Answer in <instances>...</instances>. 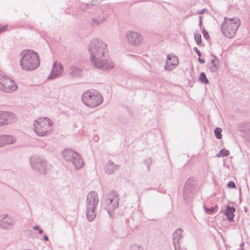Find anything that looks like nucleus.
I'll return each instance as SVG.
<instances>
[{"instance_id": "f257e3e1", "label": "nucleus", "mask_w": 250, "mask_h": 250, "mask_svg": "<svg viewBox=\"0 0 250 250\" xmlns=\"http://www.w3.org/2000/svg\"><path fill=\"white\" fill-rule=\"evenodd\" d=\"M90 61L95 67L109 70L114 66L112 60L107 56V45L101 40L93 39L88 45Z\"/></svg>"}, {"instance_id": "f03ea898", "label": "nucleus", "mask_w": 250, "mask_h": 250, "mask_svg": "<svg viewBox=\"0 0 250 250\" xmlns=\"http://www.w3.org/2000/svg\"><path fill=\"white\" fill-rule=\"evenodd\" d=\"M20 66L22 69L32 71L40 65L39 56L32 50H23L21 53Z\"/></svg>"}, {"instance_id": "7ed1b4c3", "label": "nucleus", "mask_w": 250, "mask_h": 250, "mask_svg": "<svg viewBox=\"0 0 250 250\" xmlns=\"http://www.w3.org/2000/svg\"><path fill=\"white\" fill-rule=\"evenodd\" d=\"M53 122L48 117H39L33 121L34 132L37 135L43 137L50 134L52 131Z\"/></svg>"}, {"instance_id": "20e7f679", "label": "nucleus", "mask_w": 250, "mask_h": 250, "mask_svg": "<svg viewBox=\"0 0 250 250\" xmlns=\"http://www.w3.org/2000/svg\"><path fill=\"white\" fill-rule=\"evenodd\" d=\"M241 25V21L237 18H228L225 17L221 26L223 34L229 38H233Z\"/></svg>"}, {"instance_id": "39448f33", "label": "nucleus", "mask_w": 250, "mask_h": 250, "mask_svg": "<svg viewBox=\"0 0 250 250\" xmlns=\"http://www.w3.org/2000/svg\"><path fill=\"white\" fill-rule=\"evenodd\" d=\"M99 202L97 193L95 191L89 192L85 203L86 215L89 221H93L96 217V208Z\"/></svg>"}, {"instance_id": "423d86ee", "label": "nucleus", "mask_w": 250, "mask_h": 250, "mask_svg": "<svg viewBox=\"0 0 250 250\" xmlns=\"http://www.w3.org/2000/svg\"><path fill=\"white\" fill-rule=\"evenodd\" d=\"M82 101L86 106L94 108L99 106L103 101L102 95L96 90H87L82 96Z\"/></svg>"}, {"instance_id": "0eeeda50", "label": "nucleus", "mask_w": 250, "mask_h": 250, "mask_svg": "<svg viewBox=\"0 0 250 250\" xmlns=\"http://www.w3.org/2000/svg\"><path fill=\"white\" fill-rule=\"evenodd\" d=\"M62 154L64 160L71 164L76 169H80L83 166L84 162L77 152L71 149H65L62 152Z\"/></svg>"}, {"instance_id": "6e6552de", "label": "nucleus", "mask_w": 250, "mask_h": 250, "mask_svg": "<svg viewBox=\"0 0 250 250\" xmlns=\"http://www.w3.org/2000/svg\"><path fill=\"white\" fill-rule=\"evenodd\" d=\"M119 199L118 194L115 191L110 192L106 195L105 208L110 217L112 212L118 208Z\"/></svg>"}, {"instance_id": "1a4fd4ad", "label": "nucleus", "mask_w": 250, "mask_h": 250, "mask_svg": "<svg viewBox=\"0 0 250 250\" xmlns=\"http://www.w3.org/2000/svg\"><path fill=\"white\" fill-rule=\"evenodd\" d=\"M30 161L31 167L35 171L41 175L46 173L48 165L44 159L33 157L30 158Z\"/></svg>"}, {"instance_id": "9d476101", "label": "nucleus", "mask_w": 250, "mask_h": 250, "mask_svg": "<svg viewBox=\"0 0 250 250\" xmlns=\"http://www.w3.org/2000/svg\"><path fill=\"white\" fill-rule=\"evenodd\" d=\"M18 88V85L13 80L8 76L3 74V77L0 79V90L7 93L15 91Z\"/></svg>"}, {"instance_id": "9b49d317", "label": "nucleus", "mask_w": 250, "mask_h": 250, "mask_svg": "<svg viewBox=\"0 0 250 250\" xmlns=\"http://www.w3.org/2000/svg\"><path fill=\"white\" fill-rule=\"evenodd\" d=\"M143 38L139 33L128 31L125 34V40L130 44L139 46L142 43Z\"/></svg>"}, {"instance_id": "f8f14e48", "label": "nucleus", "mask_w": 250, "mask_h": 250, "mask_svg": "<svg viewBox=\"0 0 250 250\" xmlns=\"http://www.w3.org/2000/svg\"><path fill=\"white\" fill-rule=\"evenodd\" d=\"M195 181L188 179L186 182L183 189V197L185 202H188V200L192 197L194 189Z\"/></svg>"}, {"instance_id": "ddd939ff", "label": "nucleus", "mask_w": 250, "mask_h": 250, "mask_svg": "<svg viewBox=\"0 0 250 250\" xmlns=\"http://www.w3.org/2000/svg\"><path fill=\"white\" fill-rule=\"evenodd\" d=\"M16 224L15 219L7 214L0 216V228L4 229H11Z\"/></svg>"}, {"instance_id": "4468645a", "label": "nucleus", "mask_w": 250, "mask_h": 250, "mask_svg": "<svg viewBox=\"0 0 250 250\" xmlns=\"http://www.w3.org/2000/svg\"><path fill=\"white\" fill-rule=\"evenodd\" d=\"M178 64V57L173 54H169L167 56V61L164 69L166 71H169L174 69Z\"/></svg>"}, {"instance_id": "2eb2a0df", "label": "nucleus", "mask_w": 250, "mask_h": 250, "mask_svg": "<svg viewBox=\"0 0 250 250\" xmlns=\"http://www.w3.org/2000/svg\"><path fill=\"white\" fill-rule=\"evenodd\" d=\"M63 72V66L60 62L56 61L53 64L52 70L48 76V79L53 80L58 78Z\"/></svg>"}, {"instance_id": "dca6fc26", "label": "nucleus", "mask_w": 250, "mask_h": 250, "mask_svg": "<svg viewBox=\"0 0 250 250\" xmlns=\"http://www.w3.org/2000/svg\"><path fill=\"white\" fill-rule=\"evenodd\" d=\"M0 113L3 125L12 124L16 120L15 115L12 112L0 111Z\"/></svg>"}, {"instance_id": "f3484780", "label": "nucleus", "mask_w": 250, "mask_h": 250, "mask_svg": "<svg viewBox=\"0 0 250 250\" xmlns=\"http://www.w3.org/2000/svg\"><path fill=\"white\" fill-rule=\"evenodd\" d=\"M183 230L178 229L173 233V244L175 249L179 248L181 239L182 238Z\"/></svg>"}, {"instance_id": "a211bd4d", "label": "nucleus", "mask_w": 250, "mask_h": 250, "mask_svg": "<svg viewBox=\"0 0 250 250\" xmlns=\"http://www.w3.org/2000/svg\"><path fill=\"white\" fill-rule=\"evenodd\" d=\"M69 74L73 78H76L82 76L83 70L75 65H71L69 68Z\"/></svg>"}, {"instance_id": "6ab92c4d", "label": "nucleus", "mask_w": 250, "mask_h": 250, "mask_svg": "<svg viewBox=\"0 0 250 250\" xmlns=\"http://www.w3.org/2000/svg\"><path fill=\"white\" fill-rule=\"evenodd\" d=\"M235 211V208H234L228 206L225 210L224 211L222 210L221 212L224 213V214L227 216V219L229 222H231L233 220V217L234 216V213Z\"/></svg>"}, {"instance_id": "aec40b11", "label": "nucleus", "mask_w": 250, "mask_h": 250, "mask_svg": "<svg viewBox=\"0 0 250 250\" xmlns=\"http://www.w3.org/2000/svg\"><path fill=\"white\" fill-rule=\"evenodd\" d=\"M118 165H116L113 162L109 160L105 167V172L107 174H112L114 171L118 169Z\"/></svg>"}, {"instance_id": "412c9836", "label": "nucleus", "mask_w": 250, "mask_h": 250, "mask_svg": "<svg viewBox=\"0 0 250 250\" xmlns=\"http://www.w3.org/2000/svg\"><path fill=\"white\" fill-rule=\"evenodd\" d=\"M2 143L3 146L13 144L16 142V138L10 135H2Z\"/></svg>"}, {"instance_id": "4be33fe9", "label": "nucleus", "mask_w": 250, "mask_h": 250, "mask_svg": "<svg viewBox=\"0 0 250 250\" xmlns=\"http://www.w3.org/2000/svg\"><path fill=\"white\" fill-rule=\"evenodd\" d=\"M213 59L212 60L210 63L208 65V68L210 72H215L218 69L217 66L218 60L215 56H213Z\"/></svg>"}, {"instance_id": "5701e85b", "label": "nucleus", "mask_w": 250, "mask_h": 250, "mask_svg": "<svg viewBox=\"0 0 250 250\" xmlns=\"http://www.w3.org/2000/svg\"><path fill=\"white\" fill-rule=\"evenodd\" d=\"M229 154V151L228 150L221 149L219 152L217 154V157H221L227 156Z\"/></svg>"}, {"instance_id": "b1692460", "label": "nucleus", "mask_w": 250, "mask_h": 250, "mask_svg": "<svg viewBox=\"0 0 250 250\" xmlns=\"http://www.w3.org/2000/svg\"><path fill=\"white\" fill-rule=\"evenodd\" d=\"M104 21V18H101L99 19H97L96 18L93 19L92 20V24L93 25H98L101 24Z\"/></svg>"}, {"instance_id": "393cba45", "label": "nucleus", "mask_w": 250, "mask_h": 250, "mask_svg": "<svg viewBox=\"0 0 250 250\" xmlns=\"http://www.w3.org/2000/svg\"><path fill=\"white\" fill-rule=\"evenodd\" d=\"M200 80L204 83H208L209 82L207 78L206 74L204 72H201L199 77Z\"/></svg>"}, {"instance_id": "a878e982", "label": "nucleus", "mask_w": 250, "mask_h": 250, "mask_svg": "<svg viewBox=\"0 0 250 250\" xmlns=\"http://www.w3.org/2000/svg\"><path fill=\"white\" fill-rule=\"evenodd\" d=\"M222 129L220 127H217L214 129V134L216 138L220 139L222 138Z\"/></svg>"}, {"instance_id": "bb28decb", "label": "nucleus", "mask_w": 250, "mask_h": 250, "mask_svg": "<svg viewBox=\"0 0 250 250\" xmlns=\"http://www.w3.org/2000/svg\"><path fill=\"white\" fill-rule=\"evenodd\" d=\"M194 39L196 42V43L200 45L201 44L202 42V40H201V36L200 34H194Z\"/></svg>"}, {"instance_id": "cd10ccee", "label": "nucleus", "mask_w": 250, "mask_h": 250, "mask_svg": "<svg viewBox=\"0 0 250 250\" xmlns=\"http://www.w3.org/2000/svg\"><path fill=\"white\" fill-rule=\"evenodd\" d=\"M129 250H144V249L140 245H133L130 247Z\"/></svg>"}, {"instance_id": "c85d7f7f", "label": "nucleus", "mask_w": 250, "mask_h": 250, "mask_svg": "<svg viewBox=\"0 0 250 250\" xmlns=\"http://www.w3.org/2000/svg\"><path fill=\"white\" fill-rule=\"evenodd\" d=\"M33 229L34 230H38L39 234H42L43 233V230L39 226H35L33 227Z\"/></svg>"}, {"instance_id": "c756f323", "label": "nucleus", "mask_w": 250, "mask_h": 250, "mask_svg": "<svg viewBox=\"0 0 250 250\" xmlns=\"http://www.w3.org/2000/svg\"><path fill=\"white\" fill-rule=\"evenodd\" d=\"M145 163L146 164V167H147V168L148 169L150 165L152 163L151 159L150 158L146 159V160H145Z\"/></svg>"}, {"instance_id": "7c9ffc66", "label": "nucleus", "mask_w": 250, "mask_h": 250, "mask_svg": "<svg viewBox=\"0 0 250 250\" xmlns=\"http://www.w3.org/2000/svg\"><path fill=\"white\" fill-rule=\"evenodd\" d=\"M228 187L230 188H235V184L233 181H230L228 183Z\"/></svg>"}, {"instance_id": "2f4dec72", "label": "nucleus", "mask_w": 250, "mask_h": 250, "mask_svg": "<svg viewBox=\"0 0 250 250\" xmlns=\"http://www.w3.org/2000/svg\"><path fill=\"white\" fill-rule=\"evenodd\" d=\"M203 34L204 37L206 39H208L209 38V35H208V32L207 31H206L205 29L203 30Z\"/></svg>"}, {"instance_id": "473e14b6", "label": "nucleus", "mask_w": 250, "mask_h": 250, "mask_svg": "<svg viewBox=\"0 0 250 250\" xmlns=\"http://www.w3.org/2000/svg\"><path fill=\"white\" fill-rule=\"evenodd\" d=\"M193 51L196 52L199 57L201 56L202 54L200 51L198 49V48L196 47L193 48Z\"/></svg>"}, {"instance_id": "72a5a7b5", "label": "nucleus", "mask_w": 250, "mask_h": 250, "mask_svg": "<svg viewBox=\"0 0 250 250\" xmlns=\"http://www.w3.org/2000/svg\"><path fill=\"white\" fill-rule=\"evenodd\" d=\"M204 208H205V209L206 210V211L207 213H209V212H212V211H213L214 210V208H208L205 206H204Z\"/></svg>"}, {"instance_id": "f704fd0d", "label": "nucleus", "mask_w": 250, "mask_h": 250, "mask_svg": "<svg viewBox=\"0 0 250 250\" xmlns=\"http://www.w3.org/2000/svg\"><path fill=\"white\" fill-rule=\"evenodd\" d=\"M7 26H0V33L3 32L6 30Z\"/></svg>"}, {"instance_id": "c9c22d12", "label": "nucleus", "mask_w": 250, "mask_h": 250, "mask_svg": "<svg viewBox=\"0 0 250 250\" xmlns=\"http://www.w3.org/2000/svg\"><path fill=\"white\" fill-rule=\"evenodd\" d=\"M3 146V144L2 143V135H0V147Z\"/></svg>"}, {"instance_id": "e433bc0d", "label": "nucleus", "mask_w": 250, "mask_h": 250, "mask_svg": "<svg viewBox=\"0 0 250 250\" xmlns=\"http://www.w3.org/2000/svg\"><path fill=\"white\" fill-rule=\"evenodd\" d=\"M39 146L41 147H44L45 146V144L43 142H41L39 144Z\"/></svg>"}, {"instance_id": "4c0bfd02", "label": "nucleus", "mask_w": 250, "mask_h": 250, "mask_svg": "<svg viewBox=\"0 0 250 250\" xmlns=\"http://www.w3.org/2000/svg\"><path fill=\"white\" fill-rule=\"evenodd\" d=\"M198 61L201 63H205V60L200 58V57H199Z\"/></svg>"}, {"instance_id": "58836bf2", "label": "nucleus", "mask_w": 250, "mask_h": 250, "mask_svg": "<svg viewBox=\"0 0 250 250\" xmlns=\"http://www.w3.org/2000/svg\"><path fill=\"white\" fill-rule=\"evenodd\" d=\"M205 11V9H204L203 10H200V11H198V13L199 14H203L204 12Z\"/></svg>"}, {"instance_id": "ea45409f", "label": "nucleus", "mask_w": 250, "mask_h": 250, "mask_svg": "<svg viewBox=\"0 0 250 250\" xmlns=\"http://www.w3.org/2000/svg\"><path fill=\"white\" fill-rule=\"evenodd\" d=\"M43 239L45 240V241H47L48 240V238L47 237V235H45L44 236H43Z\"/></svg>"}, {"instance_id": "a19ab883", "label": "nucleus", "mask_w": 250, "mask_h": 250, "mask_svg": "<svg viewBox=\"0 0 250 250\" xmlns=\"http://www.w3.org/2000/svg\"><path fill=\"white\" fill-rule=\"evenodd\" d=\"M3 73H4L0 70V79L1 78V77H3Z\"/></svg>"}, {"instance_id": "79ce46f5", "label": "nucleus", "mask_w": 250, "mask_h": 250, "mask_svg": "<svg viewBox=\"0 0 250 250\" xmlns=\"http://www.w3.org/2000/svg\"><path fill=\"white\" fill-rule=\"evenodd\" d=\"M86 6H87V8L90 7V4H86Z\"/></svg>"}, {"instance_id": "37998d69", "label": "nucleus", "mask_w": 250, "mask_h": 250, "mask_svg": "<svg viewBox=\"0 0 250 250\" xmlns=\"http://www.w3.org/2000/svg\"><path fill=\"white\" fill-rule=\"evenodd\" d=\"M175 250H182L180 247H179V248H178V249H175Z\"/></svg>"}, {"instance_id": "c03bdc74", "label": "nucleus", "mask_w": 250, "mask_h": 250, "mask_svg": "<svg viewBox=\"0 0 250 250\" xmlns=\"http://www.w3.org/2000/svg\"><path fill=\"white\" fill-rule=\"evenodd\" d=\"M243 245H244L243 243H241V244H240V246H241V247H242L243 246Z\"/></svg>"}, {"instance_id": "a18cd8bd", "label": "nucleus", "mask_w": 250, "mask_h": 250, "mask_svg": "<svg viewBox=\"0 0 250 250\" xmlns=\"http://www.w3.org/2000/svg\"><path fill=\"white\" fill-rule=\"evenodd\" d=\"M242 250H244L243 249H242Z\"/></svg>"}]
</instances>
